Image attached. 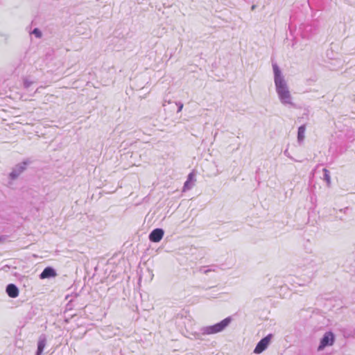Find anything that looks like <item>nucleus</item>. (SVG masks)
<instances>
[{"instance_id": "f257e3e1", "label": "nucleus", "mask_w": 355, "mask_h": 355, "mask_svg": "<svg viewBox=\"0 0 355 355\" xmlns=\"http://www.w3.org/2000/svg\"><path fill=\"white\" fill-rule=\"evenodd\" d=\"M272 69L276 92L281 103L284 105H290L295 107V105L292 102V96L288 89V85L282 74L279 67L276 63H274L272 64Z\"/></svg>"}, {"instance_id": "f03ea898", "label": "nucleus", "mask_w": 355, "mask_h": 355, "mask_svg": "<svg viewBox=\"0 0 355 355\" xmlns=\"http://www.w3.org/2000/svg\"><path fill=\"white\" fill-rule=\"evenodd\" d=\"M232 318L227 317L214 325L203 327L200 329L202 335L214 334L223 331L231 322Z\"/></svg>"}, {"instance_id": "7ed1b4c3", "label": "nucleus", "mask_w": 355, "mask_h": 355, "mask_svg": "<svg viewBox=\"0 0 355 355\" xmlns=\"http://www.w3.org/2000/svg\"><path fill=\"white\" fill-rule=\"evenodd\" d=\"M32 162L27 159L22 162L15 165L10 173L9 174V178L12 180H16L26 169L28 164H30Z\"/></svg>"}, {"instance_id": "20e7f679", "label": "nucleus", "mask_w": 355, "mask_h": 355, "mask_svg": "<svg viewBox=\"0 0 355 355\" xmlns=\"http://www.w3.org/2000/svg\"><path fill=\"white\" fill-rule=\"evenodd\" d=\"M273 338V334H270L266 337L263 338L257 345L254 349V353L259 354L263 352L269 345L271 339Z\"/></svg>"}, {"instance_id": "39448f33", "label": "nucleus", "mask_w": 355, "mask_h": 355, "mask_svg": "<svg viewBox=\"0 0 355 355\" xmlns=\"http://www.w3.org/2000/svg\"><path fill=\"white\" fill-rule=\"evenodd\" d=\"M334 343V335L332 332H326L320 340L318 350L322 351L327 346H331Z\"/></svg>"}, {"instance_id": "423d86ee", "label": "nucleus", "mask_w": 355, "mask_h": 355, "mask_svg": "<svg viewBox=\"0 0 355 355\" xmlns=\"http://www.w3.org/2000/svg\"><path fill=\"white\" fill-rule=\"evenodd\" d=\"M164 234V231L161 228L153 230L149 234V240L151 242L157 243L162 240Z\"/></svg>"}, {"instance_id": "0eeeda50", "label": "nucleus", "mask_w": 355, "mask_h": 355, "mask_svg": "<svg viewBox=\"0 0 355 355\" xmlns=\"http://www.w3.org/2000/svg\"><path fill=\"white\" fill-rule=\"evenodd\" d=\"M56 275V271L54 268H53L52 267H46L40 275V278L44 279L46 278L54 277Z\"/></svg>"}, {"instance_id": "6e6552de", "label": "nucleus", "mask_w": 355, "mask_h": 355, "mask_svg": "<svg viewBox=\"0 0 355 355\" xmlns=\"http://www.w3.org/2000/svg\"><path fill=\"white\" fill-rule=\"evenodd\" d=\"M6 293L8 295L12 298H15L19 295V289L17 286L13 284H10L6 286Z\"/></svg>"}, {"instance_id": "1a4fd4ad", "label": "nucleus", "mask_w": 355, "mask_h": 355, "mask_svg": "<svg viewBox=\"0 0 355 355\" xmlns=\"http://www.w3.org/2000/svg\"><path fill=\"white\" fill-rule=\"evenodd\" d=\"M347 150V146H340L339 148L338 149V147L336 146V144H331L329 147V151L332 152L333 155L335 156H338L340 154H342Z\"/></svg>"}, {"instance_id": "9d476101", "label": "nucleus", "mask_w": 355, "mask_h": 355, "mask_svg": "<svg viewBox=\"0 0 355 355\" xmlns=\"http://www.w3.org/2000/svg\"><path fill=\"white\" fill-rule=\"evenodd\" d=\"M306 125H302L298 128L297 131V142L299 144H302L305 137Z\"/></svg>"}, {"instance_id": "9b49d317", "label": "nucleus", "mask_w": 355, "mask_h": 355, "mask_svg": "<svg viewBox=\"0 0 355 355\" xmlns=\"http://www.w3.org/2000/svg\"><path fill=\"white\" fill-rule=\"evenodd\" d=\"M46 338L43 336H41L39 338L38 343H37V352L39 353H42L44 350V348L46 345Z\"/></svg>"}, {"instance_id": "f8f14e48", "label": "nucleus", "mask_w": 355, "mask_h": 355, "mask_svg": "<svg viewBox=\"0 0 355 355\" xmlns=\"http://www.w3.org/2000/svg\"><path fill=\"white\" fill-rule=\"evenodd\" d=\"M33 81L31 80L28 77L23 78V86L25 89H28L33 84Z\"/></svg>"}, {"instance_id": "ddd939ff", "label": "nucleus", "mask_w": 355, "mask_h": 355, "mask_svg": "<svg viewBox=\"0 0 355 355\" xmlns=\"http://www.w3.org/2000/svg\"><path fill=\"white\" fill-rule=\"evenodd\" d=\"M323 179L325 180L328 185L330 184V172L326 169L323 168Z\"/></svg>"}, {"instance_id": "4468645a", "label": "nucleus", "mask_w": 355, "mask_h": 355, "mask_svg": "<svg viewBox=\"0 0 355 355\" xmlns=\"http://www.w3.org/2000/svg\"><path fill=\"white\" fill-rule=\"evenodd\" d=\"M32 34H33L37 38H40L42 37V32L37 28L33 29Z\"/></svg>"}, {"instance_id": "2eb2a0df", "label": "nucleus", "mask_w": 355, "mask_h": 355, "mask_svg": "<svg viewBox=\"0 0 355 355\" xmlns=\"http://www.w3.org/2000/svg\"><path fill=\"white\" fill-rule=\"evenodd\" d=\"M54 51L51 49L48 52H46L45 55L46 60H51L53 59V55Z\"/></svg>"}, {"instance_id": "dca6fc26", "label": "nucleus", "mask_w": 355, "mask_h": 355, "mask_svg": "<svg viewBox=\"0 0 355 355\" xmlns=\"http://www.w3.org/2000/svg\"><path fill=\"white\" fill-rule=\"evenodd\" d=\"M193 182H189V181H186L184 184V190H189L191 189V187H193Z\"/></svg>"}, {"instance_id": "f3484780", "label": "nucleus", "mask_w": 355, "mask_h": 355, "mask_svg": "<svg viewBox=\"0 0 355 355\" xmlns=\"http://www.w3.org/2000/svg\"><path fill=\"white\" fill-rule=\"evenodd\" d=\"M175 104L178 106L177 112H181L183 108V103L179 101V102H175Z\"/></svg>"}, {"instance_id": "a211bd4d", "label": "nucleus", "mask_w": 355, "mask_h": 355, "mask_svg": "<svg viewBox=\"0 0 355 355\" xmlns=\"http://www.w3.org/2000/svg\"><path fill=\"white\" fill-rule=\"evenodd\" d=\"M72 300H70L69 301V302L67 303V306H66V310L68 311V310H71L72 308H73V306H72Z\"/></svg>"}, {"instance_id": "6ab92c4d", "label": "nucleus", "mask_w": 355, "mask_h": 355, "mask_svg": "<svg viewBox=\"0 0 355 355\" xmlns=\"http://www.w3.org/2000/svg\"><path fill=\"white\" fill-rule=\"evenodd\" d=\"M187 181L193 182L194 181V175L193 173H189Z\"/></svg>"}, {"instance_id": "aec40b11", "label": "nucleus", "mask_w": 355, "mask_h": 355, "mask_svg": "<svg viewBox=\"0 0 355 355\" xmlns=\"http://www.w3.org/2000/svg\"><path fill=\"white\" fill-rule=\"evenodd\" d=\"M4 240H5L4 236H0V242H2Z\"/></svg>"}, {"instance_id": "412c9836", "label": "nucleus", "mask_w": 355, "mask_h": 355, "mask_svg": "<svg viewBox=\"0 0 355 355\" xmlns=\"http://www.w3.org/2000/svg\"><path fill=\"white\" fill-rule=\"evenodd\" d=\"M256 8V6L255 5H252V7H251V10H254Z\"/></svg>"}, {"instance_id": "4be33fe9", "label": "nucleus", "mask_w": 355, "mask_h": 355, "mask_svg": "<svg viewBox=\"0 0 355 355\" xmlns=\"http://www.w3.org/2000/svg\"><path fill=\"white\" fill-rule=\"evenodd\" d=\"M209 271H211V270H206L204 271V273L207 274Z\"/></svg>"}, {"instance_id": "5701e85b", "label": "nucleus", "mask_w": 355, "mask_h": 355, "mask_svg": "<svg viewBox=\"0 0 355 355\" xmlns=\"http://www.w3.org/2000/svg\"><path fill=\"white\" fill-rule=\"evenodd\" d=\"M284 154H285L286 155H288V150H286L284 151Z\"/></svg>"}, {"instance_id": "b1692460", "label": "nucleus", "mask_w": 355, "mask_h": 355, "mask_svg": "<svg viewBox=\"0 0 355 355\" xmlns=\"http://www.w3.org/2000/svg\"><path fill=\"white\" fill-rule=\"evenodd\" d=\"M35 355H42V353H39V352H36Z\"/></svg>"}]
</instances>
